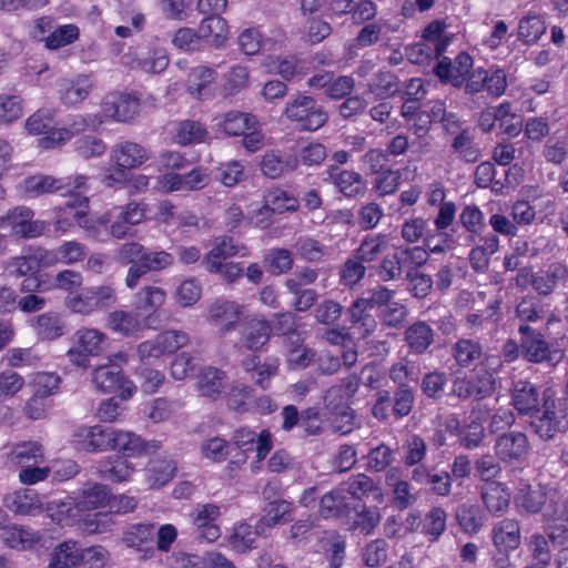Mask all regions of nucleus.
<instances>
[{
    "label": "nucleus",
    "mask_w": 568,
    "mask_h": 568,
    "mask_svg": "<svg viewBox=\"0 0 568 568\" xmlns=\"http://www.w3.org/2000/svg\"><path fill=\"white\" fill-rule=\"evenodd\" d=\"M3 506L16 515H36L43 509L42 497L30 488H21L3 497Z\"/></svg>",
    "instance_id": "17"
},
{
    "label": "nucleus",
    "mask_w": 568,
    "mask_h": 568,
    "mask_svg": "<svg viewBox=\"0 0 568 568\" xmlns=\"http://www.w3.org/2000/svg\"><path fill=\"white\" fill-rule=\"evenodd\" d=\"M62 180L70 181L68 189L62 191V195H70L73 197L72 201H69L63 209L64 214L67 215L65 220H72L77 222L79 225H82L83 219L87 216V209L89 199L80 193L81 190L87 189L88 176L87 175H75L61 178Z\"/></svg>",
    "instance_id": "14"
},
{
    "label": "nucleus",
    "mask_w": 568,
    "mask_h": 568,
    "mask_svg": "<svg viewBox=\"0 0 568 568\" xmlns=\"http://www.w3.org/2000/svg\"><path fill=\"white\" fill-rule=\"evenodd\" d=\"M272 333L271 324L264 317H253L245 322L241 331L242 345L251 351L258 352L270 341Z\"/></svg>",
    "instance_id": "20"
},
{
    "label": "nucleus",
    "mask_w": 568,
    "mask_h": 568,
    "mask_svg": "<svg viewBox=\"0 0 568 568\" xmlns=\"http://www.w3.org/2000/svg\"><path fill=\"white\" fill-rule=\"evenodd\" d=\"M471 68L473 58L466 52H460L455 58L454 63L449 58L444 57L440 59L434 71L443 83H449L455 88H460Z\"/></svg>",
    "instance_id": "13"
},
{
    "label": "nucleus",
    "mask_w": 568,
    "mask_h": 568,
    "mask_svg": "<svg viewBox=\"0 0 568 568\" xmlns=\"http://www.w3.org/2000/svg\"><path fill=\"white\" fill-rule=\"evenodd\" d=\"M481 499L488 511L500 514L509 506L510 493L500 483L490 481L481 488Z\"/></svg>",
    "instance_id": "48"
},
{
    "label": "nucleus",
    "mask_w": 568,
    "mask_h": 568,
    "mask_svg": "<svg viewBox=\"0 0 568 568\" xmlns=\"http://www.w3.org/2000/svg\"><path fill=\"white\" fill-rule=\"evenodd\" d=\"M165 292L158 286H144L135 295V303L139 310L153 313L165 302Z\"/></svg>",
    "instance_id": "64"
},
{
    "label": "nucleus",
    "mask_w": 568,
    "mask_h": 568,
    "mask_svg": "<svg viewBox=\"0 0 568 568\" xmlns=\"http://www.w3.org/2000/svg\"><path fill=\"white\" fill-rule=\"evenodd\" d=\"M293 504L284 499H274L264 508V515L258 520L260 528L265 531L277 525L286 524L292 519Z\"/></svg>",
    "instance_id": "44"
},
{
    "label": "nucleus",
    "mask_w": 568,
    "mask_h": 568,
    "mask_svg": "<svg viewBox=\"0 0 568 568\" xmlns=\"http://www.w3.org/2000/svg\"><path fill=\"white\" fill-rule=\"evenodd\" d=\"M116 301L115 290L111 285H99L87 287L80 294L68 296L65 304L73 313L88 315L95 311L110 308Z\"/></svg>",
    "instance_id": "5"
},
{
    "label": "nucleus",
    "mask_w": 568,
    "mask_h": 568,
    "mask_svg": "<svg viewBox=\"0 0 568 568\" xmlns=\"http://www.w3.org/2000/svg\"><path fill=\"white\" fill-rule=\"evenodd\" d=\"M206 129L197 121L184 120L179 123L175 140L181 145L202 143L207 138Z\"/></svg>",
    "instance_id": "61"
},
{
    "label": "nucleus",
    "mask_w": 568,
    "mask_h": 568,
    "mask_svg": "<svg viewBox=\"0 0 568 568\" xmlns=\"http://www.w3.org/2000/svg\"><path fill=\"white\" fill-rule=\"evenodd\" d=\"M110 499L111 490L106 485L89 481L78 497L77 507L80 510L97 509L106 506Z\"/></svg>",
    "instance_id": "36"
},
{
    "label": "nucleus",
    "mask_w": 568,
    "mask_h": 568,
    "mask_svg": "<svg viewBox=\"0 0 568 568\" xmlns=\"http://www.w3.org/2000/svg\"><path fill=\"white\" fill-rule=\"evenodd\" d=\"M345 493L354 498L361 499L368 494H373L378 501L383 499V494L375 481L365 474H358L346 483Z\"/></svg>",
    "instance_id": "62"
},
{
    "label": "nucleus",
    "mask_w": 568,
    "mask_h": 568,
    "mask_svg": "<svg viewBox=\"0 0 568 568\" xmlns=\"http://www.w3.org/2000/svg\"><path fill=\"white\" fill-rule=\"evenodd\" d=\"M201 396L217 399L226 388V373L212 366L200 371L196 383Z\"/></svg>",
    "instance_id": "26"
},
{
    "label": "nucleus",
    "mask_w": 568,
    "mask_h": 568,
    "mask_svg": "<svg viewBox=\"0 0 568 568\" xmlns=\"http://www.w3.org/2000/svg\"><path fill=\"white\" fill-rule=\"evenodd\" d=\"M155 527L152 524H134L125 529L122 541L136 550H153Z\"/></svg>",
    "instance_id": "38"
},
{
    "label": "nucleus",
    "mask_w": 568,
    "mask_h": 568,
    "mask_svg": "<svg viewBox=\"0 0 568 568\" xmlns=\"http://www.w3.org/2000/svg\"><path fill=\"white\" fill-rule=\"evenodd\" d=\"M216 78L214 69L206 65H199L191 70L189 75L187 91L199 100L207 99L211 95V84Z\"/></svg>",
    "instance_id": "39"
},
{
    "label": "nucleus",
    "mask_w": 568,
    "mask_h": 568,
    "mask_svg": "<svg viewBox=\"0 0 568 568\" xmlns=\"http://www.w3.org/2000/svg\"><path fill=\"white\" fill-rule=\"evenodd\" d=\"M520 349L525 359L531 363H541L549 359V346L544 335L529 324H520Z\"/></svg>",
    "instance_id": "15"
},
{
    "label": "nucleus",
    "mask_w": 568,
    "mask_h": 568,
    "mask_svg": "<svg viewBox=\"0 0 568 568\" xmlns=\"http://www.w3.org/2000/svg\"><path fill=\"white\" fill-rule=\"evenodd\" d=\"M220 515L219 506L213 504L199 505L192 511L190 516L199 538L213 542L221 536L220 527L216 525Z\"/></svg>",
    "instance_id": "16"
},
{
    "label": "nucleus",
    "mask_w": 568,
    "mask_h": 568,
    "mask_svg": "<svg viewBox=\"0 0 568 568\" xmlns=\"http://www.w3.org/2000/svg\"><path fill=\"white\" fill-rule=\"evenodd\" d=\"M233 442L235 446L244 452L252 449L256 444V462H262L272 449V434L268 429H263L258 435L248 427H240L234 432Z\"/></svg>",
    "instance_id": "19"
},
{
    "label": "nucleus",
    "mask_w": 568,
    "mask_h": 568,
    "mask_svg": "<svg viewBox=\"0 0 568 568\" xmlns=\"http://www.w3.org/2000/svg\"><path fill=\"white\" fill-rule=\"evenodd\" d=\"M145 205L135 201L125 205L114 206L102 219L103 222H110V233L116 239H124L133 235L132 227L142 223L145 219Z\"/></svg>",
    "instance_id": "6"
},
{
    "label": "nucleus",
    "mask_w": 568,
    "mask_h": 568,
    "mask_svg": "<svg viewBox=\"0 0 568 568\" xmlns=\"http://www.w3.org/2000/svg\"><path fill=\"white\" fill-rule=\"evenodd\" d=\"M329 176L335 186L348 197L356 196L365 190V181L355 171L344 170L336 174L331 173Z\"/></svg>",
    "instance_id": "57"
},
{
    "label": "nucleus",
    "mask_w": 568,
    "mask_h": 568,
    "mask_svg": "<svg viewBox=\"0 0 568 568\" xmlns=\"http://www.w3.org/2000/svg\"><path fill=\"white\" fill-rule=\"evenodd\" d=\"M115 435V428L101 425L84 427L78 432V436L83 438V448L88 452L113 450Z\"/></svg>",
    "instance_id": "24"
},
{
    "label": "nucleus",
    "mask_w": 568,
    "mask_h": 568,
    "mask_svg": "<svg viewBox=\"0 0 568 568\" xmlns=\"http://www.w3.org/2000/svg\"><path fill=\"white\" fill-rule=\"evenodd\" d=\"M446 521H447V513L442 507H433L424 517H423V529L422 532L425 537L434 542L439 539V537L446 530Z\"/></svg>",
    "instance_id": "58"
},
{
    "label": "nucleus",
    "mask_w": 568,
    "mask_h": 568,
    "mask_svg": "<svg viewBox=\"0 0 568 568\" xmlns=\"http://www.w3.org/2000/svg\"><path fill=\"white\" fill-rule=\"evenodd\" d=\"M456 520L464 532L477 534L486 520L484 510L478 505L463 504L456 509Z\"/></svg>",
    "instance_id": "49"
},
{
    "label": "nucleus",
    "mask_w": 568,
    "mask_h": 568,
    "mask_svg": "<svg viewBox=\"0 0 568 568\" xmlns=\"http://www.w3.org/2000/svg\"><path fill=\"white\" fill-rule=\"evenodd\" d=\"M435 333L432 326L424 321L409 325L404 333V341L410 352L416 355L424 354L434 343Z\"/></svg>",
    "instance_id": "32"
},
{
    "label": "nucleus",
    "mask_w": 568,
    "mask_h": 568,
    "mask_svg": "<svg viewBox=\"0 0 568 568\" xmlns=\"http://www.w3.org/2000/svg\"><path fill=\"white\" fill-rule=\"evenodd\" d=\"M368 311L367 307H364V305L357 301H354L346 311L352 328H354L362 338L371 336L378 326L375 316Z\"/></svg>",
    "instance_id": "41"
},
{
    "label": "nucleus",
    "mask_w": 568,
    "mask_h": 568,
    "mask_svg": "<svg viewBox=\"0 0 568 568\" xmlns=\"http://www.w3.org/2000/svg\"><path fill=\"white\" fill-rule=\"evenodd\" d=\"M70 181L52 175L36 174L23 180L22 189L28 197H39L45 194L60 193L68 189Z\"/></svg>",
    "instance_id": "23"
},
{
    "label": "nucleus",
    "mask_w": 568,
    "mask_h": 568,
    "mask_svg": "<svg viewBox=\"0 0 568 568\" xmlns=\"http://www.w3.org/2000/svg\"><path fill=\"white\" fill-rule=\"evenodd\" d=\"M150 158L148 150L139 143L124 141L115 144L111 151V159L116 166L122 169H135L145 163Z\"/></svg>",
    "instance_id": "22"
},
{
    "label": "nucleus",
    "mask_w": 568,
    "mask_h": 568,
    "mask_svg": "<svg viewBox=\"0 0 568 568\" xmlns=\"http://www.w3.org/2000/svg\"><path fill=\"white\" fill-rule=\"evenodd\" d=\"M139 108L140 100L126 93L110 94L102 103L104 115L119 122L132 120L138 114Z\"/></svg>",
    "instance_id": "18"
},
{
    "label": "nucleus",
    "mask_w": 568,
    "mask_h": 568,
    "mask_svg": "<svg viewBox=\"0 0 568 568\" xmlns=\"http://www.w3.org/2000/svg\"><path fill=\"white\" fill-rule=\"evenodd\" d=\"M300 206L298 200L282 189L270 190L264 195V204L258 210V214H282L284 212H295Z\"/></svg>",
    "instance_id": "34"
},
{
    "label": "nucleus",
    "mask_w": 568,
    "mask_h": 568,
    "mask_svg": "<svg viewBox=\"0 0 568 568\" xmlns=\"http://www.w3.org/2000/svg\"><path fill=\"white\" fill-rule=\"evenodd\" d=\"M199 34L201 40H207L214 45H221L227 38V23L221 16H207L199 26Z\"/></svg>",
    "instance_id": "53"
},
{
    "label": "nucleus",
    "mask_w": 568,
    "mask_h": 568,
    "mask_svg": "<svg viewBox=\"0 0 568 568\" xmlns=\"http://www.w3.org/2000/svg\"><path fill=\"white\" fill-rule=\"evenodd\" d=\"M149 445L143 439L131 432L116 429L113 450H119L126 456H139L146 452Z\"/></svg>",
    "instance_id": "60"
},
{
    "label": "nucleus",
    "mask_w": 568,
    "mask_h": 568,
    "mask_svg": "<svg viewBox=\"0 0 568 568\" xmlns=\"http://www.w3.org/2000/svg\"><path fill=\"white\" fill-rule=\"evenodd\" d=\"M92 382L97 389L103 393H121L122 399L132 396L133 383L125 377L122 368L115 363H106L95 367L92 372Z\"/></svg>",
    "instance_id": "7"
},
{
    "label": "nucleus",
    "mask_w": 568,
    "mask_h": 568,
    "mask_svg": "<svg viewBox=\"0 0 568 568\" xmlns=\"http://www.w3.org/2000/svg\"><path fill=\"white\" fill-rule=\"evenodd\" d=\"M298 158L295 155H282L280 152H266L261 161V171L271 179H277L285 173L297 169Z\"/></svg>",
    "instance_id": "33"
},
{
    "label": "nucleus",
    "mask_w": 568,
    "mask_h": 568,
    "mask_svg": "<svg viewBox=\"0 0 568 568\" xmlns=\"http://www.w3.org/2000/svg\"><path fill=\"white\" fill-rule=\"evenodd\" d=\"M99 478L112 483H122L131 478L134 468L128 460L121 457H106L94 466Z\"/></svg>",
    "instance_id": "28"
},
{
    "label": "nucleus",
    "mask_w": 568,
    "mask_h": 568,
    "mask_svg": "<svg viewBox=\"0 0 568 568\" xmlns=\"http://www.w3.org/2000/svg\"><path fill=\"white\" fill-rule=\"evenodd\" d=\"M530 452L527 436L520 432L500 435L495 443L496 456L504 463H523Z\"/></svg>",
    "instance_id": "12"
},
{
    "label": "nucleus",
    "mask_w": 568,
    "mask_h": 568,
    "mask_svg": "<svg viewBox=\"0 0 568 568\" xmlns=\"http://www.w3.org/2000/svg\"><path fill=\"white\" fill-rule=\"evenodd\" d=\"M92 81L87 75L75 79H62L59 82V99L65 105H74L84 101L92 91Z\"/></svg>",
    "instance_id": "25"
},
{
    "label": "nucleus",
    "mask_w": 568,
    "mask_h": 568,
    "mask_svg": "<svg viewBox=\"0 0 568 568\" xmlns=\"http://www.w3.org/2000/svg\"><path fill=\"white\" fill-rule=\"evenodd\" d=\"M388 236L383 233L368 234L355 250L356 256L364 263L375 262L387 248Z\"/></svg>",
    "instance_id": "52"
},
{
    "label": "nucleus",
    "mask_w": 568,
    "mask_h": 568,
    "mask_svg": "<svg viewBox=\"0 0 568 568\" xmlns=\"http://www.w3.org/2000/svg\"><path fill=\"white\" fill-rule=\"evenodd\" d=\"M72 341L89 356H99L105 348L108 336L97 328H81L73 334Z\"/></svg>",
    "instance_id": "46"
},
{
    "label": "nucleus",
    "mask_w": 568,
    "mask_h": 568,
    "mask_svg": "<svg viewBox=\"0 0 568 568\" xmlns=\"http://www.w3.org/2000/svg\"><path fill=\"white\" fill-rule=\"evenodd\" d=\"M359 386V381L356 376H349L342 381L339 385L332 386L327 389L324 397L326 407L336 415L334 426L343 434L352 432L354 426V415L351 407L345 402V398L353 396Z\"/></svg>",
    "instance_id": "2"
},
{
    "label": "nucleus",
    "mask_w": 568,
    "mask_h": 568,
    "mask_svg": "<svg viewBox=\"0 0 568 568\" xmlns=\"http://www.w3.org/2000/svg\"><path fill=\"white\" fill-rule=\"evenodd\" d=\"M388 376L397 388H413L412 384L418 381V368L414 362L402 358L389 367Z\"/></svg>",
    "instance_id": "55"
},
{
    "label": "nucleus",
    "mask_w": 568,
    "mask_h": 568,
    "mask_svg": "<svg viewBox=\"0 0 568 568\" xmlns=\"http://www.w3.org/2000/svg\"><path fill=\"white\" fill-rule=\"evenodd\" d=\"M23 99L14 93H0V125L7 126L23 116Z\"/></svg>",
    "instance_id": "56"
},
{
    "label": "nucleus",
    "mask_w": 568,
    "mask_h": 568,
    "mask_svg": "<svg viewBox=\"0 0 568 568\" xmlns=\"http://www.w3.org/2000/svg\"><path fill=\"white\" fill-rule=\"evenodd\" d=\"M368 91L378 99H388L399 91V80L388 70L375 73L367 84Z\"/></svg>",
    "instance_id": "51"
},
{
    "label": "nucleus",
    "mask_w": 568,
    "mask_h": 568,
    "mask_svg": "<svg viewBox=\"0 0 568 568\" xmlns=\"http://www.w3.org/2000/svg\"><path fill=\"white\" fill-rule=\"evenodd\" d=\"M495 389L496 381L489 372L470 377H457L452 385V394L462 400H481L491 396Z\"/></svg>",
    "instance_id": "8"
},
{
    "label": "nucleus",
    "mask_w": 568,
    "mask_h": 568,
    "mask_svg": "<svg viewBox=\"0 0 568 568\" xmlns=\"http://www.w3.org/2000/svg\"><path fill=\"white\" fill-rule=\"evenodd\" d=\"M95 558H104L102 547L81 549L75 541L68 540L55 547L49 568H74L83 561L92 562Z\"/></svg>",
    "instance_id": "9"
},
{
    "label": "nucleus",
    "mask_w": 568,
    "mask_h": 568,
    "mask_svg": "<svg viewBox=\"0 0 568 568\" xmlns=\"http://www.w3.org/2000/svg\"><path fill=\"white\" fill-rule=\"evenodd\" d=\"M106 327L122 336H133L142 331L143 324L138 313L116 310L109 313Z\"/></svg>",
    "instance_id": "35"
},
{
    "label": "nucleus",
    "mask_w": 568,
    "mask_h": 568,
    "mask_svg": "<svg viewBox=\"0 0 568 568\" xmlns=\"http://www.w3.org/2000/svg\"><path fill=\"white\" fill-rule=\"evenodd\" d=\"M270 67L286 81L298 79L308 71L306 63L295 55L273 58Z\"/></svg>",
    "instance_id": "54"
},
{
    "label": "nucleus",
    "mask_w": 568,
    "mask_h": 568,
    "mask_svg": "<svg viewBox=\"0 0 568 568\" xmlns=\"http://www.w3.org/2000/svg\"><path fill=\"white\" fill-rule=\"evenodd\" d=\"M32 327L42 341H53L67 333V323L61 314L48 312L32 320Z\"/></svg>",
    "instance_id": "30"
},
{
    "label": "nucleus",
    "mask_w": 568,
    "mask_h": 568,
    "mask_svg": "<svg viewBox=\"0 0 568 568\" xmlns=\"http://www.w3.org/2000/svg\"><path fill=\"white\" fill-rule=\"evenodd\" d=\"M0 539L9 548L26 550L40 542L42 535L31 528L11 525L1 529Z\"/></svg>",
    "instance_id": "29"
},
{
    "label": "nucleus",
    "mask_w": 568,
    "mask_h": 568,
    "mask_svg": "<svg viewBox=\"0 0 568 568\" xmlns=\"http://www.w3.org/2000/svg\"><path fill=\"white\" fill-rule=\"evenodd\" d=\"M0 230H9V235L18 239H36L44 233L47 224L34 220V212L19 205L0 216Z\"/></svg>",
    "instance_id": "4"
},
{
    "label": "nucleus",
    "mask_w": 568,
    "mask_h": 568,
    "mask_svg": "<svg viewBox=\"0 0 568 568\" xmlns=\"http://www.w3.org/2000/svg\"><path fill=\"white\" fill-rule=\"evenodd\" d=\"M264 264L267 272L273 275L286 274L293 268V254L287 248H271L264 257Z\"/></svg>",
    "instance_id": "59"
},
{
    "label": "nucleus",
    "mask_w": 568,
    "mask_h": 568,
    "mask_svg": "<svg viewBox=\"0 0 568 568\" xmlns=\"http://www.w3.org/2000/svg\"><path fill=\"white\" fill-rule=\"evenodd\" d=\"M494 545L500 550L508 552L520 545V526L516 519L505 518L493 528Z\"/></svg>",
    "instance_id": "31"
},
{
    "label": "nucleus",
    "mask_w": 568,
    "mask_h": 568,
    "mask_svg": "<svg viewBox=\"0 0 568 568\" xmlns=\"http://www.w3.org/2000/svg\"><path fill=\"white\" fill-rule=\"evenodd\" d=\"M283 115L291 122H296L301 130L316 131L328 121V113L318 105L314 98L297 94L286 103Z\"/></svg>",
    "instance_id": "3"
},
{
    "label": "nucleus",
    "mask_w": 568,
    "mask_h": 568,
    "mask_svg": "<svg viewBox=\"0 0 568 568\" xmlns=\"http://www.w3.org/2000/svg\"><path fill=\"white\" fill-rule=\"evenodd\" d=\"M530 426L535 433L542 439L549 440L556 436L557 433L562 432L561 423L558 414L551 408L548 399L544 402V413L539 415L532 414Z\"/></svg>",
    "instance_id": "37"
},
{
    "label": "nucleus",
    "mask_w": 568,
    "mask_h": 568,
    "mask_svg": "<svg viewBox=\"0 0 568 568\" xmlns=\"http://www.w3.org/2000/svg\"><path fill=\"white\" fill-rule=\"evenodd\" d=\"M483 345L471 338H459L452 347V356L462 368H468L483 357Z\"/></svg>",
    "instance_id": "40"
},
{
    "label": "nucleus",
    "mask_w": 568,
    "mask_h": 568,
    "mask_svg": "<svg viewBox=\"0 0 568 568\" xmlns=\"http://www.w3.org/2000/svg\"><path fill=\"white\" fill-rule=\"evenodd\" d=\"M121 63L131 70L158 74L168 68L169 57L163 49L130 50L121 57Z\"/></svg>",
    "instance_id": "10"
},
{
    "label": "nucleus",
    "mask_w": 568,
    "mask_h": 568,
    "mask_svg": "<svg viewBox=\"0 0 568 568\" xmlns=\"http://www.w3.org/2000/svg\"><path fill=\"white\" fill-rule=\"evenodd\" d=\"M244 248L231 236H217L213 241L212 248L203 257V264L209 272H217L223 261L235 256Z\"/></svg>",
    "instance_id": "21"
},
{
    "label": "nucleus",
    "mask_w": 568,
    "mask_h": 568,
    "mask_svg": "<svg viewBox=\"0 0 568 568\" xmlns=\"http://www.w3.org/2000/svg\"><path fill=\"white\" fill-rule=\"evenodd\" d=\"M260 528V523L253 527L246 523L236 526L229 537V544L236 552H245L255 548V541L260 534H264Z\"/></svg>",
    "instance_id": "50"
},
{
    "label": "nucleus",
    "mask_w": 568,
    "mask_h": 568,
    "mask_svg": "<svg viewBox=\"0 0 568 568\" xmlns=\"http://www.w3.org/2000/svg\"><path fill=\"white\" fill-rule=\"evenodd\" d=\"M271 327L275 335L287 336L292 343H302L301 333L297 331L296 315L294 313L284 312L275 314Z\"/></svg>",
    "instance_id": "63"
},
{
    "label": "nucleus",
    "mask_w": 568,
    "mask_h": 568,
    "mask_svg": "<svg viewBox=\"0 0 568 568\" xmlns=\"http://www.w3.org/2000/svg\"><path fill=\"white\" fill-rule=\"evenodd\" d=\"M256 119L251 113L232 110L223 115L217 126L230 136H239L254 129Z\"/></svg>",
    "instance_id": "47"
},
{
    "label": "nucleus",
    "mask_w": 568,
    "mask_h": 568,
    "mask_svg": "<svg viewBox=\"0 0 568 568\" xmlns=\"http://www.w3.org/2000/svg\"><path fill=\"white\" fill-rule=\"evenodd\" d=\"M515 503L520 511L537 514L545 507L548 537L554 545L561 546L568 540V500L559 496L554 488L545 490L541 486H523Z\"/></svg>",
    "instance_id": "1"
},
{
    "label": "nucleus",
    "mask_w": 568,
    "mask_h": 568,
    "mask_svg": "<svg viewBox=\"0 0 568 568\" xmlns=\"http://www.w3.org/2000/svg\"><path fill=\"white\" fill-rule=\"evenodd\" d=\"M242 313L243 307L236 302L217 298L207 308V321L225 335L235 329Z\"/></svg>",
    "instance_id": "11"
},
{
    "label": "nucleus",
    "mask_w": 568,
    "mask_h": 568,
    "mask_svg": "<svg viewBox=\"0 0 568 568\" xmlns=\"http://www.w3.org/2000/svg\"><path fill=\"white\" fill-rule=\"evenodd\" d=\"M511 404L519 414L530 415L539 413V395L534 384L518 381L514 384Z\"/></svg>",
    "instance_id": "27"
},
{
    "label": "nucleus",
    "mask_w": 568,
    "mask_h": 568,
    "mask_svg": "<svg viewBox=\"0 0 568 568\" xmlns=\"http://www.w3.org/2000/svg\"><path fill=\"white\" fill-rule=\"evenodd\" d=\"M344 489H334L322 496L320 514L323 518H338L348 515L349 503Z\"/></svg>",
    "instance_id": "42"
},
{
    "label": "nucleus",
    "mask_w": 568,
    "mask_h": 568,
    "mask_svg": "<svg viewBox=\"0 0 568 568\" xmlns=\"http://www.w3.org/2000/svg\"><path fill=\"white\" fill-rule=\"evenodd\" d=\"M8 457L13 464L23 467L43 463L44 452L39 442L29 440L14 445Z\"/></svg>",
    "instance_id": "45"
},
{
    "label": "nucleus",
    "mask_w": 568,
    "mask_h": 568,
    "mask_svg": "<svg viewBox=\"0 0 568 568\" xmlns=\"http://www.w3.org/2000/svg\"><path fill=\"white\" fill-rule=\"evenodd\" d=\"M175 471L176 465L172 459H152L145 469L149 488L163 487L173 479Z\"/></svg>",
    "instance_id": "43"
}]
</instances>
